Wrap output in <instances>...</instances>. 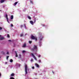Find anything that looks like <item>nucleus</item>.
I'll use <instances>...</instances> for the list:
<instances>
[{"label": "nucleus", "mask_w": 79, "mask_h": 79, "mask_svg": "<svg viewBox=\"0 0 79 79\" xmlns=\"http://www.w3.org/2000/svg\"><path fill=\"white\" fill-rule=\"evenodd\" d=\"M31 38L32 40H35V41L37 40V38L36 37L34 36V35H31Z\"/></svg>", "instance_id": "f03ea898"}, {"label": "nucleus", "mask_w": 79, "mask_h": 79, "mask_svg": "<svg viewBox=\"0 0 79 79\" xmlns=\"http://www.w3.org/2000/svg\"><path fill=\"white\" fill-rule=\"evenodd\" d=\"M10 62H11V63H12V62H13V60L11 59L10 60Z\"/></svg>", "instance_id": "4be33fe9"}, {"label": "nucleus", "mask_w": 79, "mask_h": 79, "mask_svg": "<svg viewBox=\"0 0 79 79\" xmlns=\"http://www.w3.org/2000/svg\"><path fill=\"white\" fill-rule=\"evenodd\" d=\"M38 49L37 46V45H34L33 48H31V51H34L35 50L37 51Z\"/></svg>", "instance_id": "f257e3e1"}, {"label": "nucleus", "mask_w": 79, "mask_h": 79, "mask_svg": "<svg viewBox=\"0 0 79 79\" xmlns=\"http://www.w3.org/2000/svg\"><path fill=\"white\" fill-rule=\"evenodd\" d=\"M30 23L32 24V25H34V22L32 21H30Z\"/></svg>", "instance_id": "0eeeda50"}, {"label": "nucleus", "mask_w": 79, "mask_h": 79, "mask_svg": "<svg viewBox=\"0 0 79 79\" xmlns=\"http://www.w3.org/2000/svg\"><path fill=\"white\" fill-rule=\"evenodd\" d=\"M21 58V54H19V58Z\"/></svg>", "instance_id": "2eb2a0df"}, {"label": "nucleus", "mask_w": 79, "mask_h": 79, "mask_svg": "<svg viewBox=\"0 0 79 79\" xmlns=\"http://www.w3.org/2000/svg\"><path fill=\"white\" fill-rule=\"evenodd\" d=\"M13 24H11V27H13Z\"/></svg>", "instance_id": "72a5a7b5"}, {"label": "nucleus", "mask_w": 79, "mask_h": 79, "mask_svg": "<svg viewBox=\"0 0 79 79\" xmlns=\"http://www.w3.org/2000/svg\"><path fill=\"white\" fill-rule=\"evenodd\" d=\"M6 63H7V62H6Z\"/></svg>", "instance_id": "c03bdc74"}, {"label": "nucleus", "mask_w": 79, "mask_h": 79, "mask_svg": "<svg viewBox=\"0 0 79 79\" xmlns=\"http://www.w3.org/2000/svg\"><path fill=\"white\" fill-rule=\"evenodd\" d=\"M8 41H9V42H11V40H8Z\"/></svg>", "instance_id": "a19ab883"}, {"label": "nucleus", "mask_w": 79, "mask_h": 79, "mask_svg": "<svg viewBox=\"0 0 79 79\" xmlns=\"http://www.w3.org/2000/svg\"><path fill=\"white\" fill-rule=\"evenodd\" d=\"M10 19H13V15H11L10 17Z\"/></svg>", "instance_id": "ddd939ff"}, {"label": "nucleus", "mask_w": 79, "mask_h": 79, "mask_svg": "<svg viewBox=\"0 0 79 79\" xmlns=\"http://www.w3.org/2000/svg\"><path fill=\"white\" fill-rule=\"evenodd\" d=\"M23 34H21L20 37H23Z\"/></svg>", "instance_id": "cd10ccee"}, {"label": "nucleus", "mask_w": 79, "mask_h": 79, "mask_svg": "<svg viewBox=\"0 0 79 79\" xmlns=\"http://www.w3.org/2000/svg\"><path fill=\"white\" fill-rule=\"evenodd\" d=\"M30 3H32V4H33V1H31Z\"/></svg>", "instance_id": "b1692460"}, {"label": "nucleus", "mask_w": 79, "mask_h": 79, "mask_svg": "<svg viewBox=\"0 0 79 79\" xmlns=\"http://www.w3.org/2000/svg\"><path fill=\"white\" fill-rule=\"evenodd\" d=\"M7 22L9 23L10 22L9 21H8V19H7Z\"/></svg>", "instance_id": "7c9ffc66"}, {"label": "nucleus", "mask_w": 79, "mask_h": 79, "mask_svg": "<svg viewBox=\"0 0 79 79\" xmlns=\"http://www.w3.org/2000/svg\"><path fill=\"white\" fill-rule=\"evenodd\" d=\"M2 27H0V30H2Z\"/></svg>", "instance_id": "2f4dec72"}, {"label": "nucleus", "mask_w": 79, "mask_h": 79, "mask_svg": "<svg viewBox=\"0 0 79 79\" xmlns=\"http://www.w3.org/2000/svg\"><path fill=\"white\" fill-rule=\"evenodd\" d=\"M18 3V2H15L14 3L15 6V5H17V3Z\"/></svg>", "instance_id": "dca6fc26"}, {"label": "nucleus", "mask_w": 79, "mask_h": 79, "mask_svg": "<svg viewBox=\"0 0 79 79\" xmlns=\"http://www.w3.org/2000/svg\"><path fill=\"white\" fill-rule=\"evenodd\" d=\"M18 65H19V67L20 66H21V65L20 64H19Z\"/></svg>", "instance_id": "e433bc0d"}, {"label": "nucleus", "mask_w": 79, "mask_h": 79, "mask_svg": "<svg viewBox=\"0 0 79 79\" xmlns=\"http://www.w3.org/2000/svg\"><path fill=\"white\" fill-rule=\"evenodd\" d=\"M7 37H8V38H10V35H9V34H7Z\"/></svg>", "instance_id": "393cba45"}, {"label": "nucleus", "mask_w": 79, "mask_h": 79, "mask_svg": "<svg viewBox=\"0 0 79 79\" xmlns=\"http://www.w3.org/2000/svg\"><path fill=\"white\" fill-rule=\"evenodd\" d=\"M39 35L40 36H41V35H42V33H39Z\"/></svg>", "instance_id": "aec40b11"}, {"label": "nucleus", "mask_w": 79, "mask_h": 79, "mask_svg": "<svg viewBox=\"0 0 79 79\" xmlns=\"http://www.w3.org/2000/svg\"><path fill=\"white\" fill-rule=\"evenodd\" d=\"M38 57H40V55H39L38 56Z\"/></svg>", "instance_id": "4c0bfd02"}, {"label": "nucleus", "mask_w": 79, "mask_h": 79, "mask_svg": "<svg viewBox=\"0 0 79 79\" xmlns=\"http://www.w3.org/2000/svg\"><path fill=\"white\" fill-rule=\"evenodd\" d=\"M26 47V44H24L23 46V47L24 48H25V47Z\"/></svg>", "instance_id": "423d86ee"}, {"label": "nucleus", "mask_w": 79, "mask_h": 79, "mask_svg": "<svg viewBox=\"0 0 79 79\" xmlns=\"http://www.w3.org/2000/svg\"><path fill=\"white\" fill-rule=\"evenodd\" d=\"M25 52H26V51L23 50L22 51V53H24Z\"/></svg>", "instance_id": "a878e982"}, {"label": "nucleus", "mask_w": 79, "mask_h": 79, "mask_svg": "<svg viewBox=\"0 0 79 79\" xmlns=\"http://www.w3.org/2000/svg\"><path fill=\"white\" fill-rule=\"evenodd\" d=\"M15 76V74L14 73H12L10 75V76Z\"/></svg>", "instance_id": "f8f14e48"}, {"label": "nucleus", "mask_w": 79, "mask_h": 79, "mask_svg": "<svg viewBox=\"0 0 79 79\" xmlns=\"http://www.w3.org/2000/svg\"><path fill=\"white\" fill-rule=\"evenodd\" d=\"M2 76V75L1 74V73H0V77Z\"/></svg>", "instance_id": "58836bf2"}, {"label": "nucleus", "mask_w": 79, "mask_h": 79, "mask_svg": "<svg viewBox=\"0 0 79 79\" xmlns=\"http://www.w3.org/2000/svg\"><path fill=\"white\" fill-rule=\"evenodd\" d=\"M32 69H34L35 68L34 67H32Z\"/></svg>", "instance_id": "473e14b6"}, {"label": "nucleus", "mask_w": 79, "mask_h": 79, "mask_svg": "<svg viewBox=\"0 0 79 79\" xmlns=\"http://www.w3.org/2000/svg\"><path fill=\"white\" fill-rule=\"evenodd\" d=\"M1 53L2 54H3V55H5V52H4L3 51H2L1 52Z\"/></svg>", "instance_id": "4468645a"}, {"label": "nucleus", "mask_w": 79, "mask_h": 79, "mask_svg": "<svg viewBox=\"0 0 79 79\" xmlns=\"http://www.w3.org/2000/svg\"><path fill=\"white\" fill-rule=\"evenodd\" d=\"M15 53L16 55H15V56L16 57H18V54H17V52H16L15 51Z\"/></svg>", "instance_id": "6e6552de"}, {"label": "nucleus", "mask_w": 79, "mask_h": 79, "mask_svg": "<svg viewBox=\"0 0 79 79\" xmlns=\"http://www.w3.org/2000/svg\"><path fill=\"white\" fill-rule=\"evenodd\" d=\"M20 26H21V27H23V25H21Z\"/></svg>", "instance_id": "c9c22d12"}, {"label": "nucleus", "mask_w": 79, "mask_h": 79, "mask_svg": "<svg viewBox=\"0 0 79 79\" xmlns=\"http://www.w3.org/2000/svg\"><path fill=\"white\" fill-rule=\"evenodd\" d=\"M10 79H15V78H14V77H11Z\"/></svg>", "instance_id": "c85d7f7f"}, {"label": "nucleus", "mask_w": 79, "mask_h": 79, "mask_svg": "<svg viewBox=\"0 0 79 79\" xmlns=\"http://www.w3.org/2000/svg\"><path fill=\"white\" fill-rule=\"evenodd\" d=\"M28 19H31V17L29 16H28Z\"/></svg>", "instance_id": "6ab92c4d"}, {"label": "nucleus", "mask_w": 79, "mask_h": 79, "mask_svg": "<svg viewBox=\"0 0 79 79\" xmlns=\"http://www.w3.org/2000/svg\"><path fill=\"white\" fill-rule=\"evenodd\" d=\"M40 41H41V40H42V39H43V37L42 36H40Z\"/></svg>", "instance_id": "1a4fd4ad"}, {"label": "nucleus", "mask_w": 79, "mask_h": 79, "mask_svg": "<svg viewBox=\"0 0 79 79\" xmlns=\"http://www.w3.org/2000/svg\"><path fill=\"white\" fill-rule=\"evenodd\" d=\"M27 64H25V74H27Z\"/></svg>", "instance_id": "7ed1b4c3"}, {"label": "nucleus", "mask_w": 79, "mask_h": 79, "mask_svg": "<svg viewBox=\"0 0 79 79\" xmlns=\"http://www.w3.org/2000/svg\"><path fill=\"white\" fill-rule=\"evenodd\" d=\"M35 65L37 67V68H39V65L37 64H35Z\"/></svg>", "instance_id": "39448f33"}, {"label": "nucleus", "mask_w": 79, "mask_h": 79, "mask_svg": "<svg viewBox=\"0 0 79 79\" xmlns=\"http://www.w3.org/2000/svg\"><path fill=\"white\" fill-rule=\"evenodd\" d=\"M34 23H35V22H36V21H35V20H36V18H35L34 19Z\"/></svg>", "instance_id": "f3484780"}, {"label": "nucleus", "mask_w": 79, "mask_h": 79, "mask_svg": "<svg viewBox=\"0 0 79 79\" xmlns=\"http://www.w3.org/2000/svg\"><path fill=\"white\" fill-rule=\"evenodd\" d=\"M39 63H41V60H38Z\"/></svg>", "instance_id": "c756f323"}, {"label": "nucleus", "mask_w": 79, "mask_h": 79, "mask_svg": "<svg viewBox=\"0 0 79 79\" xmlns=\"http://www.w3.org/2000/svg\"><path fill=\"white\" fill-rule=\"evenodd\" d=\"M52 73H53V74H54V72L52 71Z\"/></svg>", "instance_id": "37998d69"}, {"label": "nucleus", "mask_w": 79, "mask_h": 79, "mask_svg": "<svg viewBox=\"0 0 79 79\" xmlns=\"http://www.w3.org/2000/svg\"><path fill=\"white\" fill-rule=\"evenodd\" d=\"M31 62H32V61H34V60L32 58L31 59Z\"/></svg>", "instance_id": "412c9836"}, {"label": "nucleus", "mask_w": 79, "mask_h": 79, "mask_svg": "<svg viewBox=\"0 0 79 79\" xmlns=\"http://www.w3.org/2000/svg\"><path fill=\"white\" fill-rule=\"evenodd\" d=\"M24 26L25 27H26V24H24Z\"/></svg>", "instance_id": "ea45409f"}, {"label": "nucleus", "mask_w": 79, "mask_h": 79, "mask_svg": "<svg viewBox=\"0 0 79 79\" xmlns=\"http://www.w3.org/2000/svg\"><path fill=\"white\" fill-rule=\"evenodd\" d=\"M31 55L32 56H33V57L34 58V59H35V60L37 61V58H36V57H35V56H34V54H33L32 53H31Z\"/></svg>", "instance_id": "20e7f679"}, {"label": "nucleus", "mask_w": 79, "mask_h": 79, "mask_svg": "<svg viewBox=\"0 0 79 79\" xmlns=\"http://www.w3.org/2000/svg\"><path fill=\"white\" fill-rule=\"evenodd\" d=\"M9 58V56H7L6 59L7 60H8V59Z\"/></svg>", "instance_id": "bb28decb"}, {"label": "nucleus", "mask_w": 79, "mask_h": 79, "mask_svg": "<svg viewBox=\"0 0 79 79\" xmlns=\"http://www.w3.org/2000/svg\"><path fill=\"white\" fill-rule=\"evenodd\" d=\"M5 0H0V2L1 3H3L5 2Z\"/></svg>", "instance_id": "9d476101"}, {"label": "nucleus", "mask_w": 79, "mask_h": 79, "mask_svg": "<svg viewBox=\"0 0 79 79\" xmlns=\"http://www.w3.org/2000/svg\"><path fill=\"white\" fill-rule=\"evenodd\" d=\"M0 37H2V35H0Z\"/></svg>", "instance_id": "79ce46f5"}, {"label": "nucleus", "mask_w": 79, "mask_h": 79, "mask_svg": "<svg viewBox=\"0 0 79 79\" xmlns=\"http://www.w3.org/2000/svg\"><path fill=\"white\" fill-rule=\"evenodd\" d=\"M6 54H7V55H8V54H9V52H7Z\"/></svg>", "instance_id": "f704fd0d"}, {"label": "nucleus", "mask_w": 79, "mask_h": 79, "mask_svg": "<svg viewBox=\"0 0 79 79\" xmlns=\"http://www.w3.org/2000/svg\"><path fill=\"white\" fill-rule=\"evenodd\" d=\"M6 19H8V15L7 14L6 15Z\"/></svg>", "instance_id": "a211bd4d"}, {"label": "nucleus", "mask_w": 79, "mask_h": 79, "mask_svg": "<svg viewBox=\"0 0 79 79\" xmlns=\"http://www.w3.org/2000/svg\"><path fill=\"white\" fill-rule=\"evenodd\" d=\"M29 42L30 44H32V41H30Z\"/></svg>", "instance_id": "5701e85b"}, {"label": "nucleus", "mask_w": 79, "mask_h": 79, "mask_svg": "<svg viewBox=\"0 0 79 79\" xmlns=\"http://www.w3.org/2000/svg\"><path fill=\"white\" fill-rule=\"evenodd\" d=\"M5 38H4V37H1V38H0V40H3V39H4Z\"/></svg>", "instance_id": "9b49d317"}]
</instances>
